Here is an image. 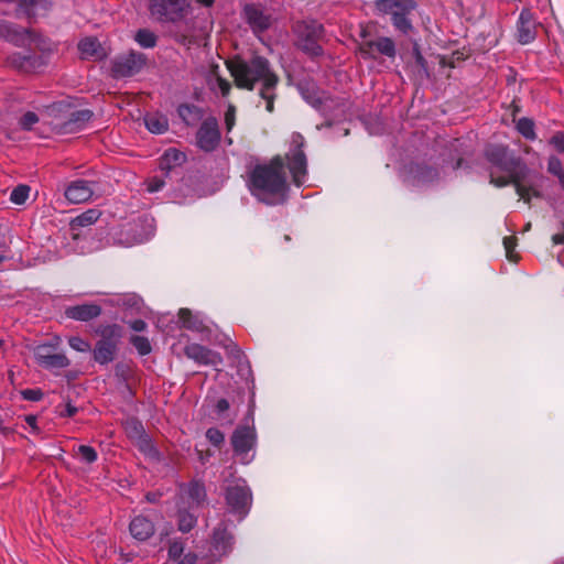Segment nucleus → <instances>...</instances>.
<instances>
[{"label":"nucleus","mask_w":564,"mask_h":564,"mask_svg":"<svg viewBox=\"0 0 564 564\" xmlns=\"http://www.w3.org/2000/svg\"><path fill=\"white\" fill-rule=\"evenodd\" d=\"M226 66L238 88L252 90L261 80L260 96L267 101V110L273 111L275 99L273 90L279 83V77L271 70L270 63L265 57L257 55L246 61L240 56H235L226 62Z\"/></svg>","instance_id":"obj_1"},{"label":"nucleus","mask_w":564,"mask_h":564,"mask_svg":"<svg viewBox=\"0 0 564 564\" xmlns=\"http://www.w3.org/2000/svg\"><path fill=\"white\" fill-rule=\"evenodd\" d=\"M284 167L285 161L281 155L273 156L269 163L257 164L248 180L251 194L268 205L284 203L289 192Z\"/></svg>","instance_id":"obj_2"},{"label":"nucleus","mask_w":564,"mask_h":564,"mask_svg":"<svg viewBox=\"0 0 564 564\" xmlns=\"http://www.w3.org/2000/svg\"><path fill=\"white\" fill-rule=\"evenodd\" d=\"M206 500V489L199 481H191L181 496L182 505L187 502L189 509L203 506Z\"/></svg>","instance_id":"obj_21"},{"label":"nucleus","mask_w":564,"mask_h":564,"mask_svg":"<svg viewBox=\"0 0 564 564\" xmlns=\"http://www.w3.org/2000/svg\"><path fill=\"white\" fill-rule=\"evenodd\" d=\"M229 409V402L226 399H219L216 403V410L218 413H223Z\"/></svg>","instance_id":"obj_57"},{"label":"nucleus","mask_w":564,"mask_h":564,"mask_svg":"<svg viewBox=\"0 0 564 564\" xmlns=\"http://www.w3.org/2000/svg\"><path fill=\"white\" fill-rule=\"evenodd\" d=\"M184 354L187 358L193 359L199 365L217 366L223 362V357L219 352L199 344L186 345Z\"/></svg>","instance_id":"obj_14"},{"label":"nucleus","mask_w":564,"mask_h":564,"mask_svg":"<svg viewBox=\"0 0 564 564\" xmlns=\"http://www.w3.org/2000/svg\"><path fill=\"white\" fill-rule=\"evenodd\" d=\"M68 345L77 350V351H80V352H86L88 350H90V344L83 339L82 337L79 336H73L68 339Z\"/></svg>","instance_id":"obj_42"},{"label":"nucleus","mask_w":564,"mask_h":564,"mask_svg":"<svg viewBox=\"0 0 564 564\" xmlns=\"http://www.w3.org/2000/svg\"><path fill=\"white\" fill-rule=\"evenodd\" d=\"M216 80L220 88L221 95L224 97L228 96L231 90V84L227 79L223 78L221 76H217Z\"/></svg>","instance_id":"obj_52"},{"label":"nucleus","mask_w":564,"mask_h":564,"mask_svg":"<svg viewBox=\"0 0 564 564\" xmlns=\"http://www.w3.org/2000/svg\"><path fill=\"white\" fill-rule=\"evenodd\" d=\"M225 124L228 131H230L235 124V107L231 105L225 113Z\"/></svg>","instance_id":"obj_51"},{"label":"nucleus","mask_w":564,"mask_h":564,"mask_svg":"<svg viewBox=\"0 0 564 564\" xmlns=\"http://www.w3.org/2000/svg\"><path fill=\"white\" fill-rule=\"evenodd\" d=\"M29 193H30V186L23 185V184L18 185L11 192L10 199L14 204L21 205L26 200Z\"/></svg>","instance_id":"obj_38"},{"label":"nucleus","mask_w":564,"mask_h":564,"mask_svg":"<svg viewBox=\"0 0 564 564\" xmlns=\"http://www.w3.org/2000/svg\"><path fill=\"white\" fill-rule=\"evenodd\" d=\"M292 144L294 149L286 155L288 169L292 175L293 183L296 186L303 184V178L307 172L306 155L303 151L304 138L300 133H293Z\"/></svg>","instance_id":"obj_8"},{"label":"nucleus","mask_w":564,"mask_h":564,"mask_svg":"<svg viewBox=\"0 0 564 564\" xmlns=\"http://www.w3.org/2000/svg\"><path fill=\"white\" fill-rule=\"evenodd\" d=\"M140 441V448L142 451H148L149 453H154L155 449L154 447L152 446V444L150 443V441L144 436H142V438L139 440Z\"/></svg>","instance_id":"obj_55"},{"label":"nucleus","mask_w":564,"mask_h":564,"mask_svg":"<svg viewBox=\"0 0 564 564\" xmlns=\"http://www.w3.org/2000/svg\"><path fill=\"white\" fill-rule=\"evenodd\" d=\"M517 130L525 139H529V140H534L535 139L534 122L530 118H527V117L521 118L517 122Z\"/></svg>","instance_id":"obj_35"},{"label":"nucleus","mask_w":564,"mask_h":564,"mask_svg":"<svg viewBox=\"0 0 564 564\" xmlns=\"http://www.w3.org/2000/svg\"><path fill=\"white\" fill-rule=\"evenodd\" d=\"M178 318L182 323V327L194 330V332H204L207 327L203 324V322L194 316L189 308H181L178 311Z\"/></svg>","instance_id":"obj_27"},{"label":"nucleus","mask_w":564,"mask_h":564,"mask_svg":"<svg viewBox=\"0 0 564 564\" xmlns=\"http://www.w3.org/2000/svg\"><path fill=\"white\" fill-rule=\"evenodd\" d=\"M486 160L500 171L513 176V186L521 199L530 203L531 197H540V193L531 186L523 184L529 174V169L520 156L511 153L508 147L489 144L485 149Z\"/></svg>","instance_id":"obj_3"},{"label":"nucleus","mask_w":564,"mask_h":564,"mask_svg":"<svg viewBox=\"0 0 564 564\" xmlns=\"http://www.w3.org/2000/svg\"><path fill=\"white\" fill-rule=\"evenodd\" d=\"M163 185H164V181L154 177L149 182L148 191L151 193L156 192V191L161 189L163 187Z\"/></svg>","instance_id":"obj_54"},{"label":"nucleus","mask_w":564,"mask_h":564,"mask_svg":"<svg viewBox=\"0 0 564 564\" xmlns=\"http://www.w3.org/2000/svg\"><path fill=\"white\" fill-rule=\"evenodd\" d=\"M93 116L94 112L89 109L73 111L68 119L59 126V131L69 133L82 130Z\"/></svg>","instance_id":"obj_22"},{"label":"nucleus","mask_w":564,"mask_h":564,"mask_svg":"<svg viewBox=\"0 0 564 564\" xmlns=\"http://www.w3.org/2000/svg\"><path fill=\"white\" fill-rule=\"evenodd\" d=\"M55 348L54 345H50V344H43V345H39L34 348V357L36 359V362L41 361L42 359H44L47 355H51L53 354L52 350Z\"/></svg>","instance_id":"obj_46"},{"label":"nucleus","mask_w":564,"mask_h":564,"mask_svg":"<svg viewBox=\"0 0 564 564\" xmlns=\"http://www.w3.org/2000/svg\"><path fill=\"white\" fill-rule=\"evenodd\" d=\"M464 59V56L462 53H453L451 59L447 62L446 57H442L441 58V65L442 66H449V67H455V62H458V61H463Z\"/></svg>","instance_id":"obj_53"},{"label":"nucleus","mask_w":564,"mask_h":564,"mask_svg":"<svg viewBox=\"0 0 564 564\" xmlns=\"http://www.w3.org/2000/svg\"><path fill=\"white\" fill-rule=\"evenodd\" d=\"M196 2L203 7L210 8V7H213L215 0H196Z\"/></svg>","instance_id":"obj_62"},{"label":"nucleus","mask_w":564,"mask_h":564,"mask_svg":"<svg viewBox=\"0 0 564 564\" xmlns=\"http://www.w3.org/2000/svg\"><path fill=\"white\" fill-rule=\"evenodd\" d=\"M503 246L506 249V256H507L508 260H510L512 262H517L520 259L519 254L514 251V248L517 246V237H514V236L506 237L503 239Z\"/></svg>","instance_id":"obj_39"},{"label":"nucleus","mask_w":564,"mask_h":564,"mask_svg":"<svg viewBox=\"0 0 564 564\" xmlns=\"http://www.w3.org/2000/svg\"><path fill=\"white\" fill-rule=\"evenodd\" d=\"M206 437L213 445L217 447H219L225 441L224 433L216 427L208 429L206 431Z\"/></svg>","instance_id":"obj_40"},{"label":"nucleus","mask_w":564,"mask_h":564,"mask_svg":"<svg viewBox=\"0 0 564 564\" xmlns=\"http://www.w3.org/2000/svg\"><path fill=\"white\" fill-rule=\"evenodd\" d=\"M184 552V544L181 541H173L169 546V557L172 561H178Z\"/></svg>","instance_id":"obj_43"},{"label":"nucleus","mask_w":564,"mask_h":564,"mask_svg":"<svg viewBox=\"0 0 564 564\" xmlns=\"http://www.w3.org/2000/svg\"><path fill=\"white\" fill-rule=\"evenodd\" d=\"M100 216H101L100 210H98L96 208L88 209V210L82 213L80 215H78L77 217H75L74 219H72L69 223V227L72 230H76L80 227L90 226V225L95 224L99 219Z\"/></svg>","instance_id":"obj_29"},{"label":"nucleus","mask_w":564,"mask_h":564,"mask_svg":"<svg viewBox=\"0 0 564 564\" xmlns=\"http://www.w3.org/2000/svg\"><path fill=\"white\" fill-rule=\"evenodd\" d=\"M246 22L250 25L253 32H263L271 26L272 18L265 14L264 11L256 4H246L242 10Z\"/></svg>","instance_id":"obj_16"},{"label":"nucleus","mask_w":564,"mask_h":564,"mask_svg":"<svg viewBox=\"0 0 564 564\" xmlns=\"http://www.w3.org/2000/svg\"><path fill=\"white\" fill-rule=\"evenodd\" d=\"M189 0H150L149 10L159 22H178L185 18Z\"/></svg>","instance_id":"obj_7"},{"label":"nucleus","mask_w":564,"mask_h":564,"mask_svg":"<svg viewBox=\"0 0 564 564\" xmlns=\"http://www.w3.org/2000/svg\"><path fill=\"white\" fill-rule=\"evenodd\" d=\"M226 350H227V354L228 356L232 357L234 359L236 360H240L241 357H242V351L241 349L238 347L237 344L230 341L228 345L225 346Z\"/></svg>","instance_id":"obj_50"},{"label":"nucleus","mask_w":564,"mask_h":564,"mask_svg":"<svg viewBox=\"0 0 564 564\" xmlns=\"http://www.w3.org/2000/svg\"><path fill=\"white\" fill-rule=\"evenodd\" d=\"M77 412V408H75L72 403L66 404L65 413H61L62 416L70 417L75 415Z\"/></svg>","instance_id":"obj_58"},{"label":"nucleus","mask_w":564,"mask_h":564,"mask_svg":"<svg viewBox=\"0 0 564 564\" xmlns=\"http://www.w3.org/2000/svg\"><path fill=\"white\" fill-rule=\"evenodd\" d=\"M235 543L234 535L224 523L214 529L212 540V552L214 556H225L232 551Z\"/></svg>","instance_id":"obj_15"},{"label":"nucleus","mask_w":564,"mask_h":564,"mask_svg":"<svg viewBox=\"0 0 564 564\" xmlns=\"http://www.w3.org/2000/svg\"><path fill=\"white\" fill-rule=\"evenodd\" d=\"M145 64L147 56L143 53L130 51L127 55L118 56L111 62V76L117 79L134 76Z\"/></svg>","instance_id":"obj_9"},{"label":"nucleus","mask_w":564,"mask_h":564,"mask_svg":"<svg viewBox=\"0 0 564 564\" xmlns=\"http://www.w3.org/2000/svg\"><path fill=\"white\" fill-rule=\"evenodd\" d=\"M360 37H361V41H365V40H372L373 37L370 36V32L368 30V28H364L360 32Z\"/></svg>","instance_id":"obj_61"},{"label":"nucleus","mask_w":564,"mask_h":564,"mask_svg":"<svg viewBox=\"0 0 564 564\" xmlns=\"http://www.w3.org/2000/svg\"><path fill=\"white\" fill-rule=\"evenodd\" d=\"M95 334L100 337L93 349L94 360L100 365H108L116 359L118 346L122 337V327L118 324L98 325Z\"/></svg>","instance_id":"obj_4"},{"label":"nucleus","mask_w":564,"mask_h":564,"mask_svg":"<svg viewBox=\"0 0 564 564\" xmlns=\"http://www.w3.org/2000/svg\"><path fill=\"white\" fill-rule=\"evenodd\" d=\"M410 173L417 184L431 183L438 178V171L435 167L419 163L410 165Z\"/></svg>","instance_id":"obj_26"},{"label":"nucleus","mask_w":564,"mask_h":564,"mask_svg":"<svg viewBox=\"0 0 564 564\" xmlns=\"http://www.w3.org/2000/svg\"><path fill=\"white\" fill-rule=\"evenodd\" d=\"M21 394L28 401H40L43 398V392L40 389H25L21 391Z\"/></svg>","instance_id":"obj_47"},{"label":"nucleus","mask_w":564,"mask_h":564,"mask_svg":"<svg viewBox=\"0 0 564 564\" xmlns=\"http://www.w3.org/2000/svg\"><path fill=\"white\" fill-rule=\"evenodd\" d=\"M135 42L144 48H153L158 43V36L149 29H140L134 35Z\"/></svg>","instance_id":"obj_34"},{"label":"nucleus","mask_w":564,"mask_h":564,"mask_svg":"<svg viewBox=\"0 0 564 564\" xmlns=\"http://www.w3.org/2000/svg\"><path fill=\"white\" fill-rule=\"evenodd\" d=\"M161 497L160 494L156 492H148L145 496L147 501L149 502H156L159 498Z\"/></svg>","instance_id":"obj_60"},{"label":"nucleus","mask_w":564,"mask_h":564,"mask_svg":"<svg viewBox=\"0 0 564 564\" xmlns=\"http://www.w3.org/2000/svg\"><path fill=\"white\" fill-rule=\"evenodd\" d=\"M256 432L250 426H238L231 436V445L236 453H248L254 445Z\"/></svg>","instance_id":"obj_18"},{"label":"nucleus","mask_w":564,"mask_h":564,"mask_svg":"<svg viewBox=\"0 0 564 564\" xmlns=\"http://www.w3.org/2000/svg\"><path fill=\"white\" fill-rule=\"evenodd\" d=\"M97 184L95 181L77 180L66 187L64 196L72 204H82L89 200L94 194L91 185Z\"/></svg>","instance_id":"obj_17"},{"label":"nucleus","mask_w":564,"mask_h":564,"mask_svg":"<svg viewBox=\"0 0 564 564\" xmlns=\"http://www.w3.org/2000/svg\"><path fill=\"white\" fill-rule=\"evenodd\" d=\"M375 6L381 13L391 15L393 26L402 34L409 35L413 31L414 0H376Z\"/></svg>","instance_id":"obj_5"},{"label":"nucleus","mask_w":564,"mask_h":564,"mask_svg":"<svg viewBox=\"0 0 564 564\" xmlns=\"http://www.w3.org/2000/svg\"><path fill=\"white\" fill-rule=\"evenodd\" d=\"M557 178H558V182H560L562 188L564 189V174L560 175Z\"/></svg>","instance_id":"obj_64"},{"label":"nucleus","mask_w":564,"mask_h":564,"mask_svg":"<svg viewBox=\"0 0 564 564\" xmlns=\"http://www.w3.org/2000/svg\"><path fill=\"white\" fill-rule=\"evenodd\" d=\"M535 37V24L530 10L524 9L520 13L518 22V40L522 44L533 41Z\"/></svg>","instance_id":"obj_23"},{"label":"nucleus","mask_w":564,"mask_h":564,"mask_svg":"<svg viewBox=\"0 0 564 564\" xmlns=\"http://www.w3.org/2000/svg\"><path fill=\"white\" fill-rule=\"evenodd\" d=\"M252 496L247 486L235 485L226 490V502L231 512L245 517L251 506Z\"/></svg>","instance_id":"obj_12"},{"label":"nucleus","mask_w":564,"mask_h":564,"mask_svg":"<svg viewBox=\"0 0 564 564\" xmlns=\"http://www.w3.org/2000/svg\"><path fill=\"white\" fill-rule=\"evenodd\" d=\"M144 123L152 133H163L169 128L167 118L160 113L145 115Z\"/></svg>","instance_id":"obj_30"},{"label":"nucleus","mask_w":564,"mask_h":564,"mask_svg":"<svg viewBox=\"0 0 564 564\" xmlns=\"http://www.w3.org/2000/svg\"><path fill=\"white\" fill-rule=\"evenodd\" d=\"M550 143L561 153L564 152V133L557 132L555 133L551 140Z\"/></svg>","instance_id":"obj_49"},{"label":"nucleus","mask_w":564,"mask_h":564,"mask_svg":"<svg viewBox=\"0 0 564 564\" xmlns=\"http://www.w3.org/2000/svg\"><path fill=\"white\" fill-rule=\"evenodd\" d=\"M7 63L21 73H35L46 65V57L43 54L13 53L7 58Z\"/></svg>","instance_id":"obj_13"},{"label":"nucleus","mask_w":564,"mask_h":564,"mask_svg":"<svg viewBox=\"0 0 564 564\" xmlns=\"http://www.w3.org/2000/svg\"><path fill=\"white\" fill-rule=\"evenodd\" d=\"M219 142L220 130L218 121L215 117H208L202 122L196 133L197 147L205 152H212L218 147Z\"/></svg>","instance_id":"obj_11"},{"label":"nucleus","mask_w":564,"mask_h":564,"mask_svg":"<svg viewBox=\"0 0 564 564\" xmlns=\"http://www.w3.org/2000/svg\"><path fill=\"white\" fill-rule=\"evenodd\" d=\"M177 112L187 126H194L203 118V110L195 105H180Z\"/></svg>","instance_id":"obj_28"},{"label":"nucleus","mask_w":564,"mask_h":564,"mask_svg":"<svg viewBox=\"0 0 564 564\" xmlns=\"http://www.w3.org/2000/svg\"><path fill=\"white\" fill-rule=\"evenodd\" d=\"M101 306L94 303H85L80 305L69 306L65 310V315L68 318L80 321V322H89L95 319L101 315Z\"/></svg>","instance_id":"obj_20"},{"label":"nucleus","mask_w":564,"mask_h":564,"mask_svg":"<svg viewBox=\"0 0 564 564\" xmlns=\"http://www.w3.org/2000/svg\"><path fill=\"white\" fill-rule=\"evenodd\" d=\"M177 519L178 530L183 533L189 532L197 522V518L187 511L184 505H178Z\"/></svg>","instance_id":"obj_32"},{"label":"nucleus","mask_w":564,"mask_h":564,"mask_svg":"<svg viewBox=\"0 0 564 564\" xmlns=\"http://www.w3.org/2000/svg\"><path fill=\"white\" fill-rule=\"evenodd\" d=\"M129 530L131 535L139 541L150 539L155 531L153 522L143 516L133 518L130 522Z\"/></svg>","instance_id":"obj_24"},{"label":"nucleus","mask_w":564,"mask_h":564,"mask_svg":"<svg viewBox=\"0 0 564 564\" xmlns=\"http://www.w3.org/2000/svg\"><path fill=\"white\" fill-rule=\"evenodd\" d=\"M78 50L84 58L102 59L106 54L105 51L96 37L89 36L79 41Z\"/></svg>","instance_id":"obj_25"},{"label":"nucleus","mask_w":564,"mask_h":564,"mask_svg":"<svg viewBox=\"0 0 564 564\" xmlns=\"http://www.w3.org/2000/svg\"><path fill=\"white\" fill-rule=\"evenodd\" d=\"M46 369L66 368L69 366V359L64 354H51L37 362Z\"/></svg>","instance_id":"obj_33"},{"label":"nucleus","mask_w":564,"mask_h":564,"mask_svg":"<svg viewBox=\"0 0 564 564\" xmlns=\"http://www.w3.org/2000/svg\"><path fill=\"white\" fill-rule=\"evenodd\" d=\"M185 154L176 149H169L161 159L160 166L162 170L170 171L176 165H181L185 161Z\"/></svg>","instance_id":"obj_31"},{"label":"nucleus","mask_w":564,"mask_h":564,"mask_svg":"<svg viewBox=\"0 0 564 564\" xmlns=\"http://www.w3.org/2000/svg\"><path fill=\"white\" fill-rule=\"evenodd\" d=\"M358 48L365 58L375 59L378 55L394 58L397 54L393 40L387 36H378L372 40L360 41Z\"/></svg>","instance_id":"obj_10"},{"label":"nucleus","mask_w":564,"mask_h":564,"mask_svg":"<svg viewBox=\"0 0 564 564\" xmlns=\"http://www.w3.org/2000/svg\"><path fill=\"white\" fill-rule=\"evenodd\" d=\"M130 343L141 356H145L151 352L152 347L147 337L134 335L130 338Z\"/></svg>","instance_id":"obj_37"},{"label":"nucleus","mask_w":564,"mask_h":564,"mask_svg":"<svg viewBox=\"0 0 564 564\" xmlns=\"http://www.w3.org/2000/svg\"><path fill=\"white\" fill-rule=\"evenodd\" d=\"M295 45L305 54L317 57L324 51L321 41L324 37V26L317 21H297L293 25Z\"/></svg>","instance_id":"obj_6"},{"label":"nucleus","mask_w":564,"mask_h":564,"mask_svg":"<svg viewBox=\"0 0 564 564\" xmlns=\"http://www.w3.org/2000/svg\"><path fill=\"white\" fill-rule=\"evenodd\" d=\"M130 327L135 332H143L147 328V323L143 319H135L130 323Z\"/></svg>","instance_id":"obj_56"},{"label":"nucleus","mask_w":564,"mask_h":564,"mask_svg":"<svg viewBox=\"0 0 564 564\" xmlns=\"http://www.w3.org/2000/svg\"><path fill=\"white\" fill-rule=\"evenodd\" d=\"M25 422L33 429V430H37V426H36V416L35 415H26L25 416Z\"/></svg>","instance_id":"obj_59"},{"label":"nucleus","mask_w":564,"mask_h":564,"mask_svg":"<svg viewBox=\"0 0 564 564\" xmlns=\"http://www.w3.org/2000/svg\"><path fill=\"white\" fill-rule=\"evenodd\" d=\"M547 171L555 175V176H560V175H563L564 174V171H563V166H562V162L556 156H551L549 159V163H547Z\"/></svg>","instance_id":"obj_45"},{"label":"nucleus","mask_w":564,"mask_h":564,"mask_svg":"<svg viewBox=\"0 0 564 564\" xmlns=\"http://www.w3.org/2000/svg\"><path fill=\"white\" fill-rule=\"evenodd\" d=\"M37 121L39 116L33 111H28L20 118L19 124L23 130H31Z\"/></svg>","instance_id":"obj_41"},{"label":"nucleus","mask_w":564,"mask_h":564,"mask_svg":"<svg viewBox=\"0 0 564 564\" xmlns=\"http://www.w3.org/2000/svg\"><path fill=\"white\" fill-rule=\"evenodd\" d=\"M124 429L129 437L142 438L144 431L142 424L137 419H129L124 422Z\"/></svg>","instance_id":"obj_36"},{"label":"nucleus","mask_w":564,"mask_h":564,"mask_svg":"<svg viewBox=\"0 0 564 564\" xmlns=\"http://www.w3.org/2000/svg\"><path fill=\"white\" fill-rule=\"evenodd\" d=\"M490 183L496 185L497 187H503L509 184L513 185V176L508 174V176H497L496 177V176H494V174H490Z\"/></svg>","instance_id":"obj_48"},{"label":"nucleus","mask_w":564,"mask_h":564,"mask_svg":"<svg viewBox=\"0 0 564 564\" xmlns=\"http://www.w3.org/2000/svg\"><path fill=\"white\" fill-rule=\"evenodd\" d=\"M13 430L10 429V427H7L2 424V422L0 421V433L4 434V435H8L10 433H12Z\"/></svg>","instance_id":"obj_63"},{"label":"nucleus","mask_w":564,"mask_h":564,"mask_svg":"<svg viewBox=\"0 0 564 564\" xmlns=\"http://www.w3.org/2000/svg\"><path fill=\"white\" fill-rule=\"evenodd\" d=\"M78 453L82 456V458L89 464L94 463L97 459L96 451L88 445H80L78 447Z\"/></svg>","instance_id":"obj_44"},{"label":"nucleus","mask_w":564,"mask_h":564,"mask_svg":"<svg viewBox=\"0 0 564 564\" xmlns=\"http://www.w3.org/2000/svg\"><path fill=\"white\" fill-rule=\"evenodd\" d=\"M406 68L410 70L412 78L419 83L429 79L431 76L427 62L422 55L420 45L416 42L413 43V61L408 62Z\"/></svg>","instance_id":"obj_19"}]
</instances>
